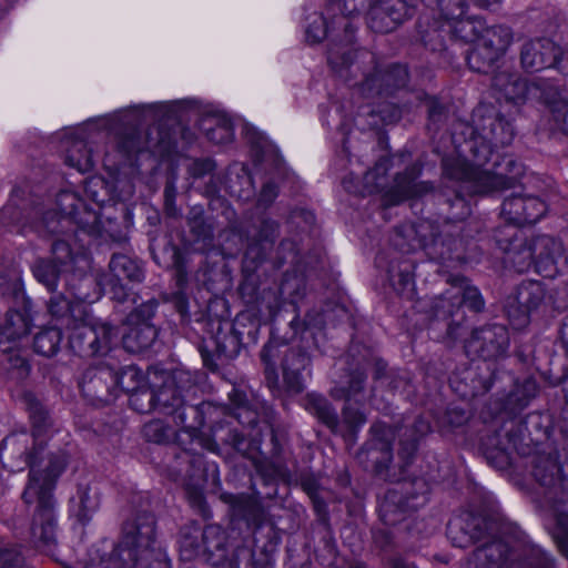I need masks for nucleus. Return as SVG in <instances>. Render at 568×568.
Returning a JSON list of instances; mask_svg holds the SVG:
<instances>
[{"mask_svg": "<svg viewBox=\"0 0 568 568\" xmlns=\"http://www.w3.org/2000/svg\"><path fill=\"white\" fill-rule=\"evenodd\" d=\"M23 400L32 432L21 430L7 436L2 443V453L19 459L11 465L12 469L30 468L22 498L26 504H36L31 538L38 549L53 555L57 547V520L52 491L65 469L68 458L63 450L45 453L44 445L51 435L52 422L34 396L26 394Z\"/></svg>", "mask_w": 568, "mask_h": 568, "instance_id": "nucleus-1", "label": "nucleus"}, {"mask_svg": "<svg viewBox=\"0 0 568 568\" xmlns=\"http://www.w3.org/2000/svg\"><path fill=\"white\" fill-rule=\"evenodd\" d=\"M226 532L217 525L202 527L190 523L178 534V550L182 561L202 560L215 568L224 561Z\"/></svg>", "mask_w": 568, "mask_h": 568, "instance_id": "nucleus-2", "label": "nucleus"}, {"mask_svg": "<svg viewBox=\"0 0 568 568\" xmlns=\"http://www.w3.org/2000/svg\"><path fill=\"white\" fill-rule=\"evenodd\" d=\"M57 206L59 213L47 212L40 224L37 225L39 232L58 233L65 225L74 223L78 230L89 236H100L102 225L95 211L90 209L87 203L72 191H62L57 196Z\"/></svg>", "mask_w": 568, "mask_h": 568, "instance_id": "nucleus-3", "label": "nucleus"}, {"mask_svg": "<svg viewBox=\"0 0 568 568\" xmlns=\"http://www.w3.org/2000/svg\"><path fill=\"white\" fill-rule=\"evenodd\" d=\"M283 356L282 372L283 381L290 393H301L304 385L303 372L310 366L311 358L308 354L300 348H288L271 339L264 345L261 352V358L264 363V373L270 388H278V375L276 372V358Z\"/></svg>", "mask_w": 568, "mask_h": 568, "instance_id": "nucleus-4", "label": "nucleus"}, {"mask_svg": "<svg viewBox=\"0 0 568 568\" xmlns=\"http://www.w3.org/2000/svg\"><path fill=\"white\" fill-rule=\"evenodd\" d=\"M122 541L115 547L119 562L116 568H134L138 556L145 555L161 547L155 540V518L146 511L132 514L123 524Z\"/></svg>", "mask_w": 568, "mask_h": 568, "instance_id": "nucleus-5", "label": "nucleus"}, {"mask_svg": "<svg viewBox=\"0 0 568 568\" xmlns=\"http://www.w3.org/2000/svg\"><path fill=\"white\" fill-rule=\"evenodd\" d=\"M70 329L69 346L82 357L103 355L109 352L113 339L118 336L114 327L98 322L87 311L68 322Z\"/></svg>", "mask_w": 568, "mask_h": 568, "instance_id": "nucleus-6", "label": "nucleus"}, {"mask_svg": "<svg viewBox=\"0 0 568 568\" xmlns=\"http://www.w3.org/2000/svg\"><path fill=\"white\" fill-rule=\"evenodd\" d=\"M514 40L513 30L504 24L485 27L477 43L467 54L469 68L487 73L506 54Z\"/></svg>", "mask_w": 568, "mask_h": 568, "instance_id": "nucleus-7", "label": "nucleus"}, {"mask_svg": "<svg viewBox=\"0 0 568 568\" xmlns=\"http://www.w3.org/2000/svg\"><path fill=\"white\" fill-rule=\"evenodd\" d=\"M140 114L134 109H128L112 116L111 130L114 134L116 150L126 160L150 149L148 132L139 129Z\"/></svg>", "mask_w": 568, "mask_h": 568, "instance_id": "nucleus-8", "label": "nucleus"}, {"mask_svg": "<svg viewBox=\"0 0 568 568\" xmlns=\"http://www.w3.org/2000/svg\"><path fill=\"white\" fill-rule=\"evenodd\" d=\"M552 82L545 79L527 81L518 73L501 70L494 74L491 85L506 101L515 104L525 103L528 100H545Z\"/></svg>", "mask_w": 568, "mask_h": 568, "instance_id": "nucleus-9", "label": "nucleus"}, {"mask_svg": "<svg viewBox=\"0 0 568 568\" xmlns=\"http://www.w3.org/2000/svg\"><path fill=\"white\" fill-rule=\"evenodd\" d=\"M546 290L538 281H525L506 298L505 313L510 324L520 329L528 325L530 315L545 302Z\"/></svg>", "mask_w": 568, "mask_h": 568, "instance_id": "nucleus-10", "label": "nucleus"}, {"mask_svg": "<svg viewBox=\"0 0 568 568\" xmlns=\"http://www.w3.org/2000/svg\"><path fill=\"white\" fill-rule=\"evenodd\" d=\"M143 271L136 261L124 254H113L109 263V272L98 276V285L113 300L122 302L128 296L126 282H141Z\"/></svg>", "mask_w": 568, "mask_h": 568, "instance_id": "nucleus-11", "label": "nucleus"}, {"mask_svg": "<svg viewBox=\"0 0 568 568\" xmlns=\"http://www.w3.org/2000/svg\"><path fill=\"white\" fill-rule=\"evenodd\" d=\"M156 305L154 301L142 303L126 317V331L123 333L122 342L128 352L140 353L154 343L158 331L151 323V318Z\"/></svg>", "mask_w": 568, "mask_h": 568, "instance_id": "nucleus-12", "label": "nucleus"}, {"mask_svg": "<svg viewBox=\"0 0 568 568\" xmlns=\"http://www.w3.org/2000/svg\"><path fill=\"white\" fill-rule=\"evenodd\" d=\"M509 347V334L504 325L493 324L473 331L465 344L468 356L484 361H496L506 355Z\"/></svg>", "mask_w": 568, "mask_h": 568, "instance_id": "nucleus-13", "label": "nucleus"}, {"mask_svg": "<svg viewBox=\"0 0 568 568\" xmlns=\"http://www.w3.org/2000/svg\"><path fill=\"white\" fill-rule=\"evenodd\" d=\"M416 0H374L367 10V26L374 32L388 33L409 19Z\"/></svg>", "mask_w": 568, "mask_h": 568, "instance_id": "nucleus-14", "label": "nucleus"}, {"mask_svg": "<svg viewBox=\"0 0 568 568\" xmlns=\"http://www.w3.org/2000/svg\"><path fill=\"white\" fill-rule=\"evenodd\" d=\"M445 174L470 184V193H488L508 187V180L503 174L481 171L463 161L445 164Z\"/></svg>", "mask_w": 568, "mask_h": 568, "instance_id": "nucleus-15", "label": "nucleus"}, {"mask_svg": "<svg viewBox=\"0 0 568 568\" xmlns=\"http://www.w3.org/2000/svg\"><path fill=\"white\" fill-rule=\"evenodd\" d=\"M408 81V72L406 67L394 64L384 70H376L365 77L361 83L358 91L367 99H373L378 95H388L395 89L406 85Z\"/></svg>", "mask_w": 568, "mask_h": 568, "instance_id": "nucleus-16", "label": "nucleus"}, {"mask_svg": "<svg viewBox=\"0 0 568 568\" xmlns=\"http://www.w3.org/2000/svg\"><path fill=\"white\" fill-rule=\"evenodd\" d=\"M547 212V204L532 195L511 194L501 206V214L514 224H531L538 222Z\"/></svg>", "mask_w": 568, "mask_h": 568, "instance_id": "nucleus-17", "label": "nucleus"}, {"mask_svg": "<svg viewBox=\"0 0 568 568\" xmlns=\"http://www.w3.org/2000/svg\"><path fill=\"white\" fill-rule=\"evenodd\" d=\"M560 55V48L548 38H537L526 41L520 49V64L527 72L552 68Z\"/></svg>", "mask_w": 568, "mask_h": 568, "instance_id": "nucleus-18", "label": "nucleus"}, {"mask_svg": "<svg viewBox=\"0 0 568 568\" xmlns=\"http://www.w3.org/2000/svg\"><path fill=\"white\" fill-rule=\"evenodd\" d=\"M115 372L108 365L88 368L79 383L82 394L92 400L110 403L114 394Z\"/></svg>", "mask_w": 568, "mask_h": 568, "instance_id": "nucleus-19", "label": "nucleus"}, {"mask_svg": "<svg viewBox=\"0 0 568 568\" xmlns=\"http://www.w3.org/2000/svg\"><path fill=\"white\" fill-rule=\"evenodd\" d=\"M562 243L548 235L535 237V270L544 277L554 278L565 264Z\"/></svg>", "mask_w": 568, "mask_h": 568, "instance_id": "nucleus-20", "label": "nucleus"}, {"mask_svg": "<svg viewBox=\"0 0 568 568\" xmlns=\"http://www.w3.org/2000/svg\"><path fill=\"white\" fill-rule=\"evenodd\" d=\"M419 173V168L414 165L404 173L397 174L394 184L383 194L384 204L387 206L397 205L405 200L429 192L432 189L429 183L417 182Z\"/></svg>", "mask_w": 568, "mask_h": 568, "instance_id": "nucleus-21", "label": "nucleus"}, {"mask_svg": "<svg viewBox=\"0 0 568 568\" xmlns=\"http://www.w3.org/2000/svg\"><path fill=\"white\" fill-rule=\"evenodd\" d=\"M532 476L547 489L568 491V465L560 464L556 455H538Z\"/></svg>", "mask_w": 568, "mask_h": 568, "instance_id": "nucleus-22", "label": "nucleus"}, {"mask_svg": "<svg viewBox=\"0 0 568 568\" xmlns=\"http://www.w3.org/2000/svg\"><path fill=\"white\" fill-rule=\"evenodd\" d=\"M305 280L298 275L286 274L280 287V295L273 291L264 293L263 300L268 317L274 318L278 314L283 305L282 298L287 300V302L296 308L298 302L305 296Z\"/></svg>", "mask_w": 568, "mask_h": 568, "instance_id": "nucleus-23", "label": "nucleus"}, {"mask_svg": "<svg viewBox=\"0 0 568 568\" xmlns=\"http://www.w3.org/2000/svg\"><path fill=\"white\" fill-rule=\"evenodd\" d=\"M485 521L483 518L465 514L448 523L447 536L455 547L465 548L484 536Z\"/></svg>", "mask_w": 568, "mask_h": 568, "instance_id": "nucleus-24", "label": "nucleus"}, {"mask_svg": "<svg viewBox=\"0 0 568 568\" xmlns=\"http://www.w3.org/2000/svg\"><path fill=\"white\" fill-rule=\"evenodd\" d=\"M31 316L27 307L21 311L10 310L0 326V352L13 349V344L27 336L31 328Z\"/></svg>", "mask_w": 568, "mask_h": 568, "instance_id": "nucleus-25", "label": "nucleus"}, {"mask_svg": "<svg viewBox=\"0 0 568 568\" xmlns=\"http://www.w3.org/2000/svg\"><path fill=\"white\" fill-rule=\"evenodd\" d=\"M513 231L507 244H504L503 240H498V244L505 251L508 262L518 272H525L531 265L535 266V237L527 240L518 231Z\"/></svg>", "mask_w": 568, "mask_h": 568, "instance_id": "nucleus-26", "label": "nucleus"}, {"mask_svg": "<svg viewBox=\"0 0 568 568\" xmlns=\"http://www.w3.org/2000/svg\"><path fill=\"white\" fill-rule=\"evenodd\" d=\"M425 503L426 497L424 495H416L403 498L402 494L398 490H388L384 501L381 505L382 519L386 525H394L402 519L397 515V513L402 514L410 510H416L419 506L424 505Z\"/></svg>", "mask_w": 568, "mask_h": 568, "instance_id": "nucleus-27", "label": "nucleus"}, {"mask_svg": "<svg viewBox=\"0 0 568 568\" xmlns=\"http://www.w3.org/2000/svg\"><path fill=\"white\" fill-rule=\"evenodd\" d=\"M224 561L216 568H270L265 560L255 558L253 548L245 544L231 545L226 536V546H224Z\"/></svg>", "mask_w": 568, "mask_h": 568, "instance_id": "nucleus-28", "label": "nucleus"}, {"mask_svg": "<svg viewBox=\"0 0 568 568\" xmlns=\"http://www.w3.org/2000/svg\"><path fill=\"white\" fill-rule=\"evenodd\" d=\"M544 102L549 110L554 129L568 135V90H560L551 83Z\"/></svg>", "mask_w": 568, "mask_h": 568, "instance_id": "nucleus-29", "label": "nucleus"}, {"mask_svg": "<svg viewBox=\"0 0 568 568\" xmlns=\"http://www.w3.org/2000/svg\"><path fill=\"white\" fill-rule=\"evenodd\" d=\"M417 233L420 236V242L426 254L432 260L445 261L450 257L453 245L455 241L452 239H444L437 232H434L430 224H420Z\"/></svg>", "mask_w": 568, "mask_h": 568, "instance_id": "nucleus-30", "label": "nucleus"}, {"mask_svg": "<svg viewBox=\"0 0 568 568\" xmlns=\"http://www.w3.org/2000/svg\"><path fill=\"white\" fill-rule=\"evenodd\" d=\"M100 504L97 488L79 486L77 494L70 500V511L81 524L91 520Z\"/></svg>", "mask_w": 568, "mask_h": 568, "instance_id": "nucleus-31", "label": "nucleus"}, {"mask_svg": "<svg viewBox=\"0 0 568 568\" xmlns=\"http://www.w3.org/2000/svg\"><path fill=\"white\" fill-rule=\"evenodd\" d=\"M479 130L481 136L495 148L508 145L514 139L513 125L498 114L486 116Z\"/></svg>", "mask_w": 568, "mask_h": 568, "instance_id": "nucleus-32", "label": "nucleus"}, {"mask_svg": "<svg viewBox=\"0 0 568 568\" xmlns=\"http://www.w3.org/2000/svg\"><path fill=\"white\" fill-rule=\"evenodd\" d=\"M509 558V548L501 540L478 547L471 556L476 568H503Z\"/></svg>", "mask_w": 568, "mask_h": 568, "instance_id": "nucleus-33", "label": "nucleus"}, {"mask_svg": "<svg viewBox=\"0 0 568 568\" xmlns=\"http://www.w3.org/2000/svg\"><path fill=\"white\" fill-rule=\"evenodd\" d=\"M485 27L484 22L479 19L460 16L456 19H444L440 29L450 33L456 39L464 42H475L476 44Z\"/></svg>", "mask_w": 568, "mask_h": 568, "instance_id": "nucleus-34", "label": "nucleus"}, {"mask_svg": "<svg viewBox=\"0 0 568 568\" xmlns=\"http://www.w3.org/2000/svg\"><path fill=\"white\" fill-rule=\"evenodd\" d=\"M374 0H329V11L339 12L338 23L344 27L345 37L353 39L354 26L349 20L362 12H367Z\"/></svg>", "mask_w": 568, "mask_h": 568, "instance_id": "nucleus-35", "label": "nucleus"}, {"mask_svg": "<svg viewBox=\"0 0 568 568\" xmlns=\"http://www.w3.org/2000/svg\"><path fill=\"white\" fill-rule=\"evenodd\" d=\"M328 13L332 14L331 27L328 26L326 18L323 16L314 14L312 17V21L306 28L307 41L312 43H318L328 36L334 37V39L339 37L338 32L344 30V27L338 23L339 14L337 16L336 12H332L329 10ZM343 33L345 34V31H343ZM343 41L346 43V45L352 42V40L348 41L345 36L343 37Z\"/></svg>", "mask_w": 568, "mask_h": 568, "instance_id": "nucleus-36", "label": "nucleus"}, {"mask_svg": "<svg viewBox=\"0 0 568 568\" xmlns=\"http://www.w3.org/2000/svg\"><path fill=\"white\" fill-rule=\"evenodd\" d=\"M222 498L231 505L233 515L248 524H258L263 517L261 505L252 497L245 495L224 494Z\"/></svg>", "mask_w": 568, "mask_h": 568, "instance_id": "nucleus-37", "label": "nucleus"}, {"mask_svg": "<svg viewBox=\"0 0 568 568\" xmlns=\"http://www.w3.org/2000/svg\"><path fill=\"white\" fill-rule=\"evenodd\" d=\"M143 395L146 396L150 403L153 402L155 409L168 415L173 413L175 407L181 406L183 400L181 390L176 387L174 378L168 381L156 393L151 390L144 392Z\"/></svg>", "mask_w": 568, "mask_h": 568, "instance_id": "nucleus-38", "label": "nucleus"}, {"mask_svg": "<svg viewBox=\"0 0 568 568\" xmlns=\"http://www.w3.org/2000/svg\"><path fill=\"white\" fill-rule=\"evenodd\" d=\"M201 130L215 144L229 143L234 136L232 122L224 115L204 116L201 121Z\"/></svg>", "mask_w": 568, "mask_h": 568, "instance_id": "nucleus-39", "label": "nucleus"}, {"mask_svg": "<svg viewBox=\"0 0 568 568\" xmlns=\"http://www.w3.org/2000/svg\"><path fill=\"white\" fill-rule=\"evenodd\" d=\"M277 234V224L272 220H263L258 231V243H251L245 252V258L258 263L264 260Z\"/></svg>", "mask_w": 568, "mask_h": 568, "instance_id": "nucleus-40", "label": "nucleus"}, {"mask_svg": "<svg viewBox=\"0 0 568 568\" xmlns=\"http://www.w3.org/2000/svg\"><path fill=\"white\" fill-rule=\"evenodd\" d=\"M304 406L308 413L316 416L333 432L337 430L338 416L325 397L315 393L307 394L304 399Z\"/></svg>", "mask_w": 568, "mask_h": 568, "instance_id": "nucleus-41", "label": "nucleus"}, {"mask_svg": "<svg viewBox=\"0 0 568 568\" xmlns=\"http://www.w3.org/2000/svg\"><path fill=\"white\" fill-rule=\"evenodd\" d=\"M373 439L371 442V453H381L382 457H375V463L378 467H387L392 460V448L390 443L394 438V432L390 427L382 424H376L371 428Z\"/></svg>", "mask_w": 568, "mask_h": 568, "instance_id": "nucleus-42", "label": "nucleus"}, {"mask_svg": "<svg viewBox=\"0 0 568 568\" xmlns=\"http://www.w3.org/2000/svg\"><path fill=\"white\" fill-rule=\"evenodd\" d=\"M65 163L80 172H88L93 168L92 150L84 140L70 141L65 151Z\"/></svg>", "mask_w": 568, "mask_h": 568, "instance_id": "nucleus-43", "label": "nucleus"}, {"mask_svg": "<svg viewBox=\"0 0 568 568\" xmlns=\"http://www.w3.org/2000/svg\"><path fill=\"white\" fill-rule=\"evenodd\" d=\"M538 385L534 378H525L523 382H517L514 389L507 398V405L511 410L524 409L530 400L537 395Z\"/></svg>", "mask_w": 568, "mask_h": 568, "instance_id": "nucleus-44", "label": "nucleus"}, {"mask_svg": "<svg viewBox=\"0 0 568 568\" xmlns=\"http://www.w3.org/2000/svg\"><path fill=\"white\" fill-rule=\"evenodd\" d=\"M173 420L176 425L181 426L189 433H193L202 427L204 419L202 412L196 405H186L182 400V405L175 407L171 413Z\"/></svg>", "mask_w": 568, "mask_h": 568, "instance_id": "nucleus-45", "label": "nucleus"}, {"mask_svg": "<svg viewBox=\"0 0 568 568\" xmlns=\"http://www.w3.org/2000/svg\"><path fill=\"white\" fill-rule=\"evenodd\" d=\"M143 385L144 375L136 366L129 365L122 368L121 372H115L114 394H116L118 388L125 393H136L145 389Z\"/></svg>", "mask_w": 568, "mask_h": 568, "instance_id": "nucleus-46", "label": "nucleus"}, {"mask_svg": "<svg viewBox=\"0 0 568 568\" xmlns=\"http://www.w3.org/2000/svg\"><path fill=\"white\" fill-rule=\"evenodd\" d=\"M48 308L52 316L57 318L67 317L68 322H71L78 315L84 313L85 306L80 302L72 303L64 295L58 294L50 297Z\"/></svg>", "mask_w": 568, "mask_h": 568, "instance_id": "nucleus-47", "label": "nucleus"}, {"mask_svg": "<svg viewBox=\"0 0 568 568\" xmlns=\"http://www.w3.org/2000/svg\"><path fill=\"white\" fill-rule=\"evenodd\" d=\"M62 341V333L57 327H47L34 336L33 347L38 354L50 357L57 354Z\"/></svg>", "mask_w": 568, "mask_h": 568, "instance_id": "nucleus-48", "label": "nucleus"}, {"mask_svg": "<svg viewBox=\"0 0 568 568\" xmlns=\"http://www.w3.org/2000/svg\"><path fill=\"white\" fill-rule=\"evenodd\" d=\"M67 271V268L58 266L55 262L44 260L38 261L33 266L34 277L50 292L55 290L58 282Z\"/></svg>", "mask_w": 568, "mask_h": 568, "instance_id": "nucleus-49", "label": "nucleus"}, {"mask_svg": "<svg viewBox=\"0 0 568 568\" xmlns=\"http://www.w3.org/2000/svg\"><path fill=\"white\" fill-rule=\"evenodd\" d=\"M353 55H356L362 61H373L374 59L373 54L367 51L362 50L353 52L352 49L346 48V45L338 47L337 44L329 48L327 59L332 68L338 70L351 65Z\"/></svg>", "mask_w": 568, "mask_h": 568, "instance_id": "nucleus-50", "label": "nucleus"}, {"mask_svg": "<svg viewBox=\"0 0 568 568\" xmlns=\"http://www.w3.org/2000/svg\"><path fill=\"white\" fill-rule=\"evenodd\" d=\"M479 369V367H469L465 371V376L462 378V381H470V385H469V389H468V385L467 383L465 384V387H460L459 385H457V379H458V376L457 375H454L452 378H450V384L452 386L457 390V392H460V394L463 396H474L476 395L478 392L480 390H484V392H487L490 386H491V383L489 381V378L487 377H479V378H476V371Z\"/></svg>", "mask_w": 568, "mask_h": 568, "instance_id": "nucleus-51", "label": "nucleus"}, {"mask_svg": "<svg viewBox=\"0 0 568 568\" xmlns=\"http://www.w3.org/2000/svg\"><path fill=\"white\" fill-rule=\"evenodd\" d=\"M366 375L362 369H356L351 374L349 381L347 383V387L343 389L342 397L346 403H364L366 400V396L364 394V383Z\"/></svg>", "mask_w": 568, "mask_h": 568, "instance_id": "nucleus-52", "label": "nucleus"}, {"mask_svg": "<svg viewBox=\"0 0 568 568\" xmlns=\"http://www.w3.org/2000/svg\"><path fill=\"white\" fill-rule=\"evenodd\" d=\"M174 430L165 425L162 420H152L144 425L143 435L152 443L164 444L170 442L174 436Z\"/></svg>", "mask_w": 568, "mask_h": 568, "instance_id": "nucleus-53", "label": "nucleus"}, {"mask_svg": "<svg viewBox=\"0 0 568 568\" xmlns=\"http://www.w3.org/2000/svg\"><path fill=\"white\" fill-rule=\"evenodd\" d=\"M119 564L115 556V547L110 554L100 548H92L88 554V560L83 568H111V565L113 568H116ZM121 564H124V561Z\"/></svg>", "mask_w": 568, "mask_h": 568, "instance_id": "nucleus-54", "label": "nucleus"}, {"mask_svg": "<svg viewBox=\"0 0 568 568\" xmlns=\"http://www.w3.org/2000/svg\"><path fill=\"white\" fill-rule=\"evenodd\" d=\"M134 561V568H172L171 560L162 548L140 555Z\"/></svg>", "mask_w": 568, "mask_h": 568, "instance_id": "nucleus-55", "label": "nucleus"}, {"mask_svg": "<svg viewBox=\"0 0 568 568\" xmlns=\"http://www.w3.org/2000/svg\"><path fill=\"white\" fill-rule=\"evenodd\" d=\"M343 423L347 426L349 437L354 438L356 432L362 428L366 423L365 414L359 409L352 406V403H346L343 408Z\"/></svg>", "mask_w": 568, "mask_h": 568, "instance_id": "nucleus-56", "label": "nucleus"}, {"mask_svg": "<svg viewBox=\"0 0 568 568\" xmlns=\"http://www.w3.org/2000/svg\"><path fill=\"white\" fill-rule=\"evenodd\" d=\"M52 255L55 263L61 267L68 270L70 263L75 262L79 257H84L83 254H73L70 244L64 240H55L52 244Z\"/></svg>", "mask_w": 568, "mask_h": 568, "instance_id": "nucleus-57", "label": "nucleus"}, {"mask_svg": "<svg viewBox=\"0 0 568 568\" xmlns=\"http://www.w3.org/2000/svg\"><path fill=\"white\" fill-rule=\"evenodd\" d=\"M469 0H436V6L443 19H456L465 14Z\"/></svg>", "mask_w": 568, "mask_h": 568, "instance_id": "nucleus-58", "label": "nucleus"}, {"mask_svg": "<svg viewBox=\"0 0 568 568\" xmlns=\"http://www.w3.org/2000/svg\"><path fill=\"white\" fill-rule=\"evenodd\" d=\"M554 538L562 555L568 558V511H559L557 514V527Z\"/></svg>", "mask_w": 568, "mask_h": 568, "instance_id": "nucleus-59", "label": "nucleus"}, {"mask_svg": "<svg viewBox=\"0 0 568 568\" xmlns=\"http://www.w3.org/2000/svg\"><path fill=\"white\" fill-rule=\"evenodd\" d=\"M410 268L412 266L407 265L404 268H400L397 275L393 274V271H389V278L393 284L397 286L400 294L409 295L412 293L414 280Z\"/></svg>", "mask_w": 568, "mask_h": 568, "instance_id": "nucleus-60", "label": "nucleus"}, {"mask_svg": "<svg viewBox=\"0 0 568 568\" xmlns=\"http://www.w3.org/2000/svg\"><path fill=\"white\" fill-rule=\"evenodd\" d=\"M24 558L17 547L0 548V568H22Z\"/></svg>", "mask_w": 568, "mask_h": 568, "instance_id": "nucleus-61", "label": "nucleus"}, {"mask_svg": "<svg viewBox=\"0 0 568 568\" xmlns=\"http://www.w3.org/2000/svg\"><path fill=\"white\" fill-rule=\"evenodd\" d=\"M388 171V161L383 159L379 160L375 166L365 174V181L367 185H371L369 192L379 191L381 183L378 182L379 176L386 174Z\"/></svg>", "mask_w": 568, "mask_h": 568, "instance_id": "nucleus-62", "label": "nucleus"}, {"mask_svg": "<svg viewBox=\"0 0 568 568\" xmlns=\"http://www.w3.org/2000/svg\"><path fill=\"white\" fill-rule=\"evenodd\" d=\"M463 303L474 312H480L484 308V300L478 291L474 286H465L463 290Z\"/></svg>", "mask_w": 568, "mask_h": 568, "instance_id": "nucleus-63", "label": "nucleus"}, {"mask_svg": "<svg viewBox=\"0 0 568 568\" xmlns=\"http://www.w3.org/2000/svg\"><path fill=\"white\" fill-rule=\"evenodd\" d=\"M3 353L8 354V362L10 363L11 367L17 368L21 376L28 375L30 365L28 361L20 354V351L17 349V344H13L12 351Z\"/></svg>", "mask_w": 568, "mask_h": 568, "instance_id": "nucleus-64", "label": "nucleus"}]
</instances>
